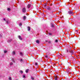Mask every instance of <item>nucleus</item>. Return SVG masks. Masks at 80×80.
I'll return each instance as SVG.
<instances>
[{"label": "nucleus", "mask_w": 80, "mask_h": 80, "mask_svg": "<svg viewBox=\"0 0 80 80\" xmlns=\"http://www.w3.org/2000/svg\"><path fill=\"white\" fill-rule=\"evenodd\" d=\"M23 19L25 20L26 19V16H24L23 17Z\"/></svg>", "instance_id": "nucleus-17"}, {"label": "nucleus", "mask_w": 80, "mask_h": 80, "mask_svg": "<svg viewBox=\"0 0 80 80\" xmlns=\"http://www.w3.org/2000/svg\"><path fill=\"white\" fill-rule=\"evenodd\" d=\"M11 41H12V39H10L8 41V43H9V42H10Z\"/></svg>", "instance_id": "nucleus-9"}, {"label": "nucleus", "mask_w": 80, "mask_h": 80, "mask_svg": "<svg viewBox=\"0 0 80 80\" xmlns=\"http://www.w3.org/2000/svg\"><path fill=\"white\" fill-rule=\"evenodd\" d=\"M8 10H10V8H8Z\"/></svg>", "instance_id": "nucleus-29"}, {"label": "nucleus", "mask_w": 80, "mask_h": 80, "mask_svg": "<svg viewBox=\"0 0 80 80\" xmlns=\"http://www.w3.org/2000/svg\"><path fill=\"white\" fill-rule=\"evenodd\" d=\"M31 7V4H28L27 6V7L28 8H30V7Z\"/></svg>", "instance_id": "nucleus-4"}, {"label": "nucleus", "mask_w": 80, "mask_h": 80, "mask_svg": "<svg viewBox=\"0 0 80 80\" xmlns=\"http://www.w3.org/2000/svg\"><path fill=\"white\" fill-rule=\"evenodd\" d=\"M22 10H26V8H24L22 9Z\"/></svg>", "instance_id": "nucleus-21"}, {"label": "nucleus", "mask_w": 80, "mask_h": 80, "mask_svg": "<svg viewBox=\"0 0 80 80\" xmlns=\"http://www.w3.org/2000/svg\"><path fill=\"white\" fill-rule=\"evenodd\" d=\"M3 20H4V21H6V20L5 19V18H3Z\"/></svg>", "instance_id": "nucleus-30"}, {"label": "nucleus", "mask_w": 80, "mask_h": 80, "mask_svg": "<svg viewBox=\"0 0 80 80\" xmlns=\"http://www.w3.org/2000/svg\"><path fill=\"white\" fill-rule=\"evenodd\" d=\"M28 70H29L28 69H26L25 71L26 73H28Z\"/></svg>", "instance_id": "nucleus-16"}, {"label": "nucleus", "mask_w": 80, "mask_h": 80, "mask_svg": "<svg viewBox=\"0 0 80 80\" xmlns=\"http://www.w3.org/2000/svg\"><path fill=\"white\" fill-rule=\"evenodd\" d=\"M61 55V56H62V55Z\"/></svg>", "instance_id": "nucleus-37"}, {"label": "nucleus", "mask_w": 80, "mask_h": 80, "mask_svg": "<svg viewBox=\"0 0 80 80\" xmlns=\"http://www.w3.org/2000/svg\"><path fill=\"white\" fill-rule=\"evenodd\" d=\"M13 62H11L10 63V66H11V65H13Z\"/></svg>", "instance_id": "nucleus-13"}, {"label": "nucleus", "mask_w": 80, "mask_h": 80, "mask_svg": "<svg viewBox=\"0 0 80 80\" xmlns=\"http://www.w3.org/2000/svg\"><path fill=\"white\" fill-rule=\"evenodd\" d=\"M55 42H58V40H55Z\"/></svg>", "instance_id": "nucleus-28"}, {"label": "nucleus", "mask_w": 80, "mask_h": 80, "mask_svg": "<svg viewBox=\"0 0 80 80\" xmlns=\"http://www.w3.org/2000/svg\"><path fill=\"white\" fill-rule=\"evenodd\" d=\"M20 54L21 57H23V54L22 52H20Z\"/></svg>", "instance_id": "nucleus-10"}, {"label": "nucleus", "mask_w": 80, "mask_h": 80, "mask_svg": "<svg viewBox=\"0 0 80 80\" xmlns=\"http://www.w3.org/2000/svg\"><path fill=\"white\" fill-rule=\"evenodd\" d=\"M67 52H68V50H67Z\"/></svg>", "instance_id": "nucleus-33"}, {"label": "nucleus", "mask_w": 80, "mask_h": 80, "mask_svg": "<svg viewBox=\"0 0 80 80\" xmlns=\"http://www.w3.org/2000/svg\"><path fill=\"white\" fill-rule=\"evenodd\" d=\"M20 62L21 63H22V62H24V61L22 59H20L19 60Z\"/></svg>", "instance_id": "nucleus-2"}, {"label": "nucleus", "mask_w": 80, "mask_h": 80, "mask_svg": "<svg viewBox=\"0 0 80 80\" xmlns=\"http://www.w3.org/2000/svg\"><path fill=\"white\" fill-rule=\"evenodd\" d=\"M55 80H58L57 79V77H56L55 78Z\"/></svg>", "instance_id": "nucleus-27"}, {"label": "nucleus", "mask_w": 80, "mask_h": 80, "mask_svg": "<svg viewBox=\"0 0 80 80\" xmlns=\"http://www.w3.org/2000/svg\"><path fill=\"white\" fill-rule=\"evenodd\" d=\"M19 25V26H22V23H20Z\"/></svg>", "instance_id": "nucleus-26"}, {"label": "nucleus", "mask_w": 80, "mask_h": 80, "mask_svg": "<svg viewBox=\"0 0 80 80\" xmlns=\"http://www.w3.org/2000/svg\"><path fill=\"white\" fill-rule=\"evenodd\" d=\"M51 26L52 27H53V23H51Z\"/></svg>", "instance_id": "nucleus-20"}, {"label": "nucleus", "mask_w": 80, "mask_h": 80, "mask_svg": "<svg viewBox=\"0 0 80 80\" xmlns=\"http://www.w3.org/2000/svg\"><path fill=\"white\" fill-rule=\"evenodd\" d=\"M1 77V76L0 75V78Z\"/></svg>", "instance_id": "nucleus-36"}, {"label": "nucleus", "mask_w": 80, "mask_h": 80, "mask_svg": "<svg viewBox=\"0 0 80 80\" xmlns=\"http://www.w3.org/2000/svg\"><path fill=\"white\" fill-rule=\"evenodd\" d=\"M12 55H15V51H13L12 52Z\"/></svg>", "instance_id": "nucleus-3"}, {"label": "nucleus", "mask_w": 80, "mask_h": 80, "mask_svg": "<svg viewBox=\"0 0 80 80\" xmlns=\"http://www.w3.org/2000/svg\"><path fill=\"white\" fill-rule=\"evenodd\" d=\"M36 42L37 43H40V42L39 41V40H37Z\"/></svg>", "instance_id": "nucleus-12"}, {"label": "nucleus", "mask_w": 80, "mask_h": 80, "mask_svg": "<svg viewBox=\"0 0 80 80\" xmlns=\"http://www.w3.org/2000/svg\"><path fill=\"white\" fill-rule=\"evenodd\" d=\"M11 41H12V39H10L8 41V43H9V42H10Z\"/></svg>", "instance_id": "nucleus-8"}, {"label": "nucleus", "mask_w": 80, "mask_h": 80, "mask_svg": "<svg viewBox=\"0 0 80 80\" xmlns=\"http://www.w3.org/2000/svg\"><path fill=\"white\" fill-rule=\"evenodd\" d=\"M69 52H70L72 54H73V52H74V51L72 50L71 51H69Z\"/></svg>", "instance_id": "nucleus-7"}, {"label": "nucleus", "mask_w": 80, "mask_h": 80, "mask_svg": "<svg viewBox=\"0 0 80 80\" xmlns=\"http://www.w3.org/2000/svg\"><path fill=\"white\" fill-rule=\"evenodd\" d=\"M3 35L2 34H0V37H2Z\"/></svg>", "instance_id": "nucleus-24"}, {"label": "nucleus", "mask_w": 80, "mask_h": 80, "mask_svg": "<svg viewBox=\"0 0 80 80\" xmlns=\"http://www.w3.org/2000/svg\"><path fill=\"white\" fill-rule=\"evenodd\" d=\"M28 31L30 30V27H28Z\"/></svg>", "instance_id": "nucleus-14"}, {"label": "nucleus", "mask_w": 80, "mask_h": 80, "mask_svg": "<svg viewBox=\"0 0 80 80\" xmlns=\"http://www.w3.org/2000/svg\"><path fill=\"white\" fill-rule=\"evenodd\" d=\"M68 14H72V13H73V12H72L71 11H68Z\"/></svg>", "instance_id": "nucleus-1"}, {"label": "nucleus", "mask_w": 80, "mask_h": 80, "mask_svg": "<svg viewBox=\"0 0 80 80\" xmlns=\"http://www.w3.org/2000/svg\"><path fill=\"white\" fill-rule=\"evenodd\" d=\"M20 73H21V74L23 73V71H22V70H20Z\"/></svg>", "instance_id": "nucleus-19"}, {"label": "nucleus", "mask_w": 80, "mask_h": 80, "mask_svg": "<svg viewBox=\"0 0 80 80\" xmlns=\"http://www.w3.org/2000/svg\"><path fill=\"white\" fill-rule=\"evenodd\" d=\"M18 38H19V40H22V38L20 36H18Z\"/></svg>", "instance_id": "nucleus-6"}, {"label": "nucleus", "mask_w": 80, "mask_h": 80, "mask_svg": "<svg viewBox=\"0 0 80 80\" xmlns=\"http://www.w3.org/2000/svg\"><path fill=\"white\" fill-rule=\"evenodd\" d=\"M35 65H37V62H36L35 63Z\"/></svg>", "instance_id": "nucleus-31"}, {"label": "nucleus", "mask_w": 80, "mask_h": 80, "mask_svg": "<svg viewBox=\"0 0 80 80\" xmlns=\"http://www.w3.org/2000/svg\"><path fill=\"white\" fill-rule=\"evenodd\" d=\"M12 62H13V63H15V60H14V59L13 58H12Z\"/></svg>", "instance_id": "nucleus-11"}, {"label": "nucleus", "mask_w": 80, "mask_h": 80, "mask_svg": "<svg viewBox=\"0 0 80 80\" xmlns=\"http://www.w3.org/2000/svg\"><path fill=\"white\" fill-rule=\"evenodd\" d=\"M68 35H70V34H69V33H68Z\"/></svg>", "instance_id": "nucleus-34"}, {"label": "nucleus", "mask_w": 80, "mask_h": 80, "mask_svg": "<svg viewBox=\"0 0 80 80\" xmlns=\"http://www.w3.org/2000/svg\"><path fill=\"white\" fill-rule=\"evenodd\" d=\"M23 78H25V76L24 75L23 76Z\"/></svg>", "instance_id": "nucleus-32"}, {"label": "nucleus", "mask_w": 80, "mask_h": 80, "mask_svg": "<svg viewBox=\"0 0 80 80\" xmlns=\"http://www.w3.org/2000/svg\"><path fill=\"white\" fill-rule=\"evenodd\" d=\"M9 80H12V78H11V77H9Z\"/></svg>", "instance_id": "nucleus-23"}, {"label": "nucleus", "mask_w": 80, "mask_h": 80, "mask_svg": "<svg viewBox=\"0 0 80 80\" xmlns=\"http://www.w3.org/2000/svg\"><path fill=\"white\" fill-rule=\"evenodd\" d=\"M45 58H50V57L49 56H45Z\"/></svg>", "instance_id": "nucleus-15"}, {"label": "nucleus", "mask_w": 80, "mask_h": 80, "mask_svg": "<svg viewBox=\"0 0 80 80\" xmlns=\"http://www.w3.org/2000/svg\"><path fill=\"white\" fill-rule=\"evenodd\" d=\"M31 78L32 80H34V78H33L32 77H31Z\"/></svg>", "instance_id": "nucleus-22"}, {"label": "nucleus", "mask_w": 80, "mask_h": 80, "mask_svg": "<svg viewBox=\"0 0 80 80\" xmlns=\"http://www.w3.org/2000/svg\"><path fill=\"white\" fill-rule=\"evenodd\" d=\"M26 12V10H22V12H23V13H25V12Z\"/></svg>", "instance_id": "nucleus-25"}, {"label": "nucleus", "mask_w": 80, "mask_h": 80, "mask_svg": "<svg viewBox=\"0 0 80 80\" xmlns=\"http://www.w3.org/2000/svg\"><path fill=\"white\" fill-rule=\"evenodd\" d=\"M6 23H7V24H9V23H10V22L9 20H8L7 21H6Z\"/></svg>", "instance_id": "nucleus-5"}, {"label": "nucleus", "mask_w": 80, "mask_h": 80, "mask_svg": "<svg viewBox=\"0 0 80 80\" xmlns=\"http://www.w3.org/2000/svg\"><path fill=\"white\" fill-rule=\"evenodd\" d=\"M49 35H51V33H49Z\"/></svg>", "instance_id": "nucleus-35"}, {"label": "nucleus", "mask_w": 80, "mask_h": 80, "mask_svg": "<svg viewBox=\"0 0 80 80\" xmlns=\"http://www.w3.org/2000/svg\"><path fill=\"white\" fill-rule=\"evenodd\" d=\"M7 51L5 50L4 51V53H7Z\"/></svg>", "instance_id": "nucleus-18"}]
</instances>
